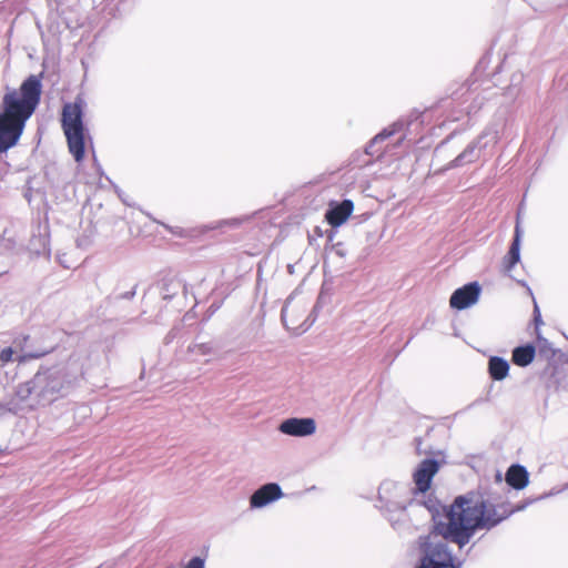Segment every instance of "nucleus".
<instances>
[{
    "label": "nucleus",
    "instance_id": "obj_1",
    "mask_svg": "<svg viewBox=\"0 0 568 568\" xmlns=\"http://www.w3.org/2000/svg\"><path fill=\"white\" fill-rule=\"evenodd\" d=\"M513 511L504 504L493 505L476 495L457 497L447 513V525H437V532L422 542L424 558L419 568H459L453 564L447 539L462 548L477 529H490Z\"/></svg>",
    "mask_w": 568,
    "mask_h": 568
},
{
    "label": "nucleus",
    "instance_id": "obj_2",
    "mask_svg": "<svg viewBox=\"0 0 568 568\" xmlns=\"http://www.w3.org/2000/svg\"><path fill=\"white\" fill-rule=\"evenodd\" d=\"M42 92L41 75H29L20 89H9L0 104V154L19 142L26 122L36 111Z\"/></svg>",
    "mask_w": 568,
    "mask_h": 568
},
{
    "label": "nucleus",
    "instance_id": "obj_3",
    "mask_svg": "<svg viewBox=\"0 0 568 568\" xmlns=\"http://www.w3.org/2000/svg\"><path fill=\"white\" fill-rule=\"evenodd\" d=\"M62 128L67 136L70 153L77 162L84 156V135L82 110L79 103H68L62 111Z\"/></svg>",
    "mask_w": 568,
    "mask_h": 568
},
{
    "label": "nucleus",
    "instance_id": "obj_4",
    "mask_svg": "<svg viewBox=\"0 0 568 568\" xmlns=\"http://www.w3.org/2000/svg\"><path fill=\"white\" fill-rule=\"evenodd\" d=\"M306 307L294 302L293 297L287 298L282 308V321L284 325L292 331L301 328L302 332L308 329L312 323H307Z\"/></svg>",
    "mask_w": 568,
    "mask_h": 568
},
{
    "label": "nucleus",
    "instance_id": "obj_5",
    "mask_svg": "<svg viewBox=\"0 0 568 568\" xmlns=\"http://www.w3.org/2000/svg\"><path fill=\"white\" fill-rule=\"evenodd\" d=\"M407 488L393 480H384L378 488L379 500L385 503L386 507L404 510L406 500L402 497Z\"/></svg>",
    "mask_w": 568,
    "mask_h": 568
},
{
    "label": "nucleus",
    "instance_id": "obj_6",
    "mask_svg": "<svg viewBox=\"0 0 568 568\" xmlns=\"http://www.w3.org/2000/svg\"><path fill=\"white\" fill-rule=\"evenodd\" d=\"M36 375H41L44 381L41 383L42 387L37 388V404L41 402H51L54 396L63 388L60 372L58 371H43L38 372Z\"/></svg>",
    "mask_w": 568,
    "mask_h": 568
},
{
    "label": "nucleus",
    "instance_id": "obj_7",
    "mask_svg": "<svg viewBox=\"0 0 568 568\" xmlns=\"http://www.w3.org/2000/svg\"><path fill=\"white\" fill-rule=\"evenodd\" d=\"M439 470V464L435 459L422 460L413 474V480L416 486V491L426 493L430 488L434 476Z\"/></svg>",
    "mask_w": 568,
    "mask_h": 568
},
{
    "label": "nucleus",
    "instance_id": "obj_8",
    "mask_svg": "<svg viewBox=\"0 0 568 568\" xmlns=\"http://www.w3.org/2000/svg\"><path fill=\"white\" fill-rule=\"evenodd\" d=\"M480 294V286L477 282L468 283L457 288L450 296L449 304L453 308L465 310L477 303Z\"/></svg>",
    "mask_w": 568,
    "mask_h": 568
},
{
    "label": "nucleus",
    "instance_id": "obj_9",
    "mask_svg": "<svg viewBox=\"0 0 568 568\" xmlns=\"http://www.w3.org/2000/svg\"><path fill=\"white\" fill-rule=\"evenodd\" d=\"M278 429L290 436L306 437L315 433L316 424L313 418H288L281 423Z\"/></svg>",
    "mask_w": 568,
    "mask_h": 568
},
{
    "label": "nucleus",
    "instance_id": "obj_10",
    "mask_svg": "<svg viewBox=\"0 0 568 568\" xmlns=\"http://www.w3.org/2000/svg\"><path fill=\"white\" fill-rule=\"evenodd\" d=\"M487 133H481L477 139L471 141L463 152H460L447 166L445 170H449L453 168H459L465 164H469L479 159L480 152L484 148H486V143L483 144L481 141L486 138Z\"/></svg>",
    "mask_w": 568,
    "mask_h": 568
},
{
    "label": "nucleus",
    "instance_id": "obj_11",
    "mask_svg": "<svg viewBox=\"0 0 568 568\" xmlns=\"http://www.w3.org/2000/svg\"><path fill=\"white\" fill-rule=\"evenodd\" d=\"M282 496L283 493L280 485L275 483H268L252 494L250 498V505L252 508H262L270 503L280 499Z\"/></svg>",
    "mask_w": 568,
    "mask_h": 568
},
{
    "label": "nucleus",
    "instance_id": "obj_12",
    "mask_svg": "<svg viewBox=\"0 0 568 568\" xmlns=\"http://www.w3.org/2000/svg\"><path fill=\"white\" fill-rule=\"evenodd\" d=\"M354 210V204L351 200H344L342 203L331 207L326 212L327 222L334 226H341L347 221Z\"/></svg>",
    "mask_w": 568,
    "mask_h": 568
},
{
    "label": "nucleus",
    "instance_id": "obj_13",
    "mask_svg": "<svg viewBox=\"0 0 568 568\" xmlns=\"http://www.w3.org/2000/svg\"><path fill=\"white\" fill-rule=\"evenodd\" d=\"M43 377L41 375H34L32 379L19 384L16 388V397L19 402H27L29 398L34 396L37 398V388H41L43 383Z\"/></svg>",
    "mask_w": 568,
    "mask_h": 568
},
{
    "label": "nucleus",
    "instance_id": "obj_14",
    "mask_svg": "<svg viewBox=\"0 0 568 568\" xmlns=\"http://www.w3.org/2000/svg\"><path fill=\"white\" fill-rule=\"evenodd\" d=\"M506 481L515 489H523L528 485V471L521 465H513L506 473Z\"/></svg>",
    "mask_w": 568,
    "mask_h": 568
},
{
    "label": "nucleus",
    "instance_id": "obj_15",
    "mask_svg": "<svg viewBox=\"0 0 568 568\" xmlns=\"http://www.w3.org/2000/svg\"><path fill=\"white\" fill-rule=\"evenodd\" d=\"M488 372L493 379L503 381L508 375L509 364L501 357L493 356L488 361Z\"/></svg>",
    "mask_w": 568,
    "mask_h": 568
},
{
    "label": "nucleus",
    "instance_id": "obj_16",
    "mask_svg": "<svg viewBox=\"0 0 568 568\" xmlns=\"http://www.w3.org/2000/svg\"><path fill=\"white\" fill-rule=\"evenodd\" d=\"M536 355V349L532 345H525L516 347L513 351V362L521 367L529 365Z\"/></svg>",
    "mask_w": 568,
    "mask_h": 568
},
{
    "label": "nucleus",
    "instance_id": "obj_17",
    "mask_svg": "<svg viewBox=\"0 0 568 568\" xmlns=\"http://www.w3.org/2000/svg\"><path fill=\"white\" fill-rule=\"evenodd\" d=\"M400 128L399 124L397 123H394L392 125L390 129H385L383 130L381 133H378L372 141L371 143L368 144V146L366 148V153L367 154H375L376 151L374 150L375 145L381 142V141H384L385 139L389 138L390 135H393L395 132H397V130Z\"/></svg>",
    "mask_w": 568,
    "mask_h": 568
},
{
    "label": "nucleus",
    "instance_id": "obj_18",
    "mask_svg": "<svg viewBox=\"0 0 568 568\" xmlns=\"http://www.w3.org/2000/svg\"><path fill=\"white\" fill-rule=\"evenodd\" d=\"M184 290H185V286L180 281L171 280L168 283H165L162 287V298L171 300L179 292L184 291Z\"/></svg>",
    "mask_w": 568,
    "mask_h": 568
},
{
    "label": "nucleus",
    "instance_id": "obj_19",
    "mask_svg": "<svg viewBox=\"0 0 568 568\" xmlns=\"http://www.w3.org/2000/svg\"><path fill=\"white\" fill-rule=\"evenodd\" d=\"M520 258V243L518 239H514L509 252L505 257V266L509 271Z\"/></svg>",
    "mask_w": 568,
    "mask_h": 568
},
{
    "label": "nucleus",
    "instance_id": "obj_20",
    "mask_svg": "<svg viewBox=\"0 0 568 568\" xmlns=\"http://www.w3.org/2000/svg\"><path fill=\"white\" fill-rule=\"evenodd\" d=\"M13 353L14 352L11 347H6V348L1 349L0 351V362L2 364H7V363L11 362Z\"/></svg>",
    "mask_w": 568,
    "mask_h": 568
},
{
    "label": "nucleus",
    "instance_id": "obj_21",
    "mask_svg": "<svg viewBox=\"0 0 568 568\" xmlns=\"http://www.w3.org/2000/svg\"><path fill=\"white\" fill-rule=\"evenodd\" d=\"M16 413L17 404L13 400H10L8 404H0V416L6 413Z\"/></svg>",
    "mask_w": 568,
    "mask_h": 568
},
{
    "label": "nucleus",
    "instance_id": "obj_22",
    "mask_svg": "<svg viewBox=\"0 0 568 568\" xmlns=\"http://www.w3.org/2000/svg\"><path fill=\"white\" fill-rule=\"evenodd\" d=\"M184 568H204V561L200 557H194Z\"/></svg>",
    "mask_w": 568,
    "mask_h": 568
},
{
    "label": "nucleus",
    "instance_id": "obj_23",
    "mask_svg": "<svg viewBox=\"0 0 568 568\" xmlns=\"http://www.w3.org/2000/svg\"><path fill=\"white\" fill-rule=\"evenodd\" d=\"M191 349L193 352H196L197 354H201V355H205V354H209L211 352V347L207 344L194 345Z\"/></svg>",
    "mask_w": 568,
    "mask_h": 568
},
{
    "label": "nucleus",
    "instance_id": "obj_24",
    "mask_svg": "<svg viewBox=\"0 0 568 568\" xmlns=\"http://www.w3.org/2000/svg\"><path fill=\"white\" fill-rule=\"evenodd\" d=\"M534 313H535V322H536V324L541 323L540 312H539V308H538L536 303H535Z\"/></svg>",
    "mask_w": 568,
    "mask_h": 568
},
{
    "label": "nucleus",
    "instance_id": "obj_25",
    "mask_svg": "<svg viewBox=\"0 0 568 568\" xmlns=\"http://www.w3.org/2000/svg\"><path fill=\"white\" fill-rule=\"evenodd\" d=\"M514 239H518V243H520L521 230H520V226H519L518 222H517L516 227H515V236H514Z\"/></svg>",
    "mask_w": 568,
    "mask_h": 568
},
{
    "label": "nucleus",
    "instance_id": "obj_26",
    "mask_svg": "<svg viewBox=\"0 0 568 568\" xmlns=\"http://www.w3.org/2000/svg\"><path fill=\"white\" fill-rule=\"evenodd\" d=\"M45 251V242L42 241L41 248L36 250L37 254H40L41 252Z\"/></svg>",
    "mask_w": 568,
    "mask_h": 568
},
{
    "label": "nucleus",
    "instance_id": "obj_27",
    "mask_svg": "<svg viewBox=\"0 0 568 568\" xmlns=\"http://www.w3.org/2000/svg\"><path fill=\"white\" fill-rule=\"evenodd\" d=\"M496 481H497L498 484H500V483H501V474H500L499 471L496 474Z\"/></svg>",
    "mask_w": 568,
    "mask_h": 568
},
{
    "label": "nucleus",
    "instance_id": "obj_28",
    "mask_svg": "<svg viewBox=\"0 0 568 568\" xmlns=\"http://www.w3.org/2000/svg\"><path fill=\"white\" fill-rule=\"evenodd\" d=\"M446 143H447V141L443 142V143H442V145H439V146L436 149V152H439Z\"/></svg>",
    "mask_w": 568,
    "mask_h": 568
},
{
    "label": "nucleus",
    "instance_id": "obj_29",
    "mask_svg": "<svg viewBox=\"0 0 568 568\" xmlns=\"http://www.w3.org/2000/svg\"><path fill=\"white\" fill-rule=\"evenodd\" d=\"M97 568H101V566L97 567Z\"/></svg>",
    "mask_w": 568,
    "mask_h": 568
}]
</instances>
